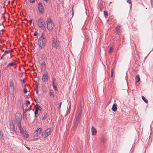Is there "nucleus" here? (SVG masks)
Listing matches in <instances>:
<instances>
[{
  "mask_svg": "<svg viewBox=\"0 0 153 153\" xmlns=\"http://www.w3.org/2000/svg\"><path fill=\"white\" fill-rule=\"evenodd\" d=\"M46 39L44 38V35L43 33H42L41 36L39 39L38 44L41 48H44L46 43Z\"/></svg>",
  "mask_w": 153,
  "mask_h": 153,
  "instance_id": "nucleus-1",
  "label": "nucleus"
},
{
  "mask_svg": "<svg viewBox=\"0 0 153 153\" xmlns=\"http://www.w3.org/2000/svg\"><path fill=\"white\" fill-rule=\"evenodd\" d=\"M46 23L47 29L49 30H52L54 27V24L50 18H48L47 19Z\"/></svg>",
  "mask_w": 153,
  "mask_h": 153,
  "instance_id": "nucleus-2",
  "label": "nucleus"
},
{
  "mask_svg": "<svg viewBox=\"0 0 153 153\" xmlns=\"http://www.w3.org/2000/svg\"><path fill=\"white\" fill-rule=\"evenodd\" d=\"M16 121L18 126H21V122L22 119V116L19 112H17L15 115Z\"/></svg>",
  "mask_w": 153,
  "mask_h": 153,
  "instance_id": "nucleus-3",
  "label": "nucleus"
},
{
  "mask_svg": "<svg viewBox=\"0 0 153 153\" xmlns=\"http://www.w3.org/2000/svg\"><path fill=\"white\" fill-rule=\"evenodd\" d=\"M37 25L40 28H42L44 27H45L46 25L45 23L42 18H39L38 19L37 21Z\"/></svg>",
  "mask_w": 153,
  "mask_h": 153,
  "instance_id": "nucleus-4",
  "label": "nucleus"
},
{
  "mask_svg": "<svg viewBox=\"0 0 153 153\" xmlns=\"http://www.w3.org/2000/svg\"><path fill=\"white\" fill-rule=\"evenodd\" d=\"M18 127L22 136L26 138L29 137V135L27 133L26 131H25L24 130L22 127L21 125Z\"/></svg>",
  "mask_w": 153,
  "mask_h": 153,
  "instance_id": "nucleus-5",
  "label": "nucleus"
},
{
  "mask_svg": "<svg viewBox=\"0 0 153 153\" xmlns=\"http://www.w3.org/2000/svg\"><path fill=\"white\" fill-rule=\"evenodd\" d=\"M59 42L56 38H53L52 41V46L55 47L57 48L59 46Z\"/></svg>",
  "mask_w": 153,
  "mask_h": 153,
  "instance_id": "nucleus-6",
  "label": "nucleus"
},
{
  "mask_svg": "<svg viewBox=\"0 0 153 153\" xmlns=\"http://www.w3.org/2000/svg\"><path fill=\"white\" fill-rule=\"evenodd\" d=\"M38 8L39 11L42 14L44 12V9L42 2H39L38 4Z\"/></svg>",
  "mask_w": 153,
  "mask_h": 153,
  "instance_id": "nucleus-7",
  "label": "nucleus"
},
{
  "mask_svg": "<svg viewBox=\"0 0 153 153\" xmlns=\"http://www.w3.org/2000/svg\"><path fill=\"white\" fill-rule=\"evenodd\" d=\"M52 131L51 129L50 128H48L45 131L44 135L42 134V135L44 136V138H46L51 133Z\"/></svg>",
  "mask_w": 153,
  "mask_h": 153,
  "instance_id": "nucleus-8",
  "label": "nucleus"
},
{
  "mask_svg": "<svg viewBox=\"0 0 153 153\" xmlns=\"http://www.w3.org/2000/svg\"><path fill=\"white\" fill-rule=\"evenodd\" d=\"M49 76L47 74H45L42 76V80L44 82H47L48 80Z\"/></svg>",
  "mask_w": 153,
  "mask_h": 153,
  "instance_id": "nucleus-9",
  "label": "nucleus"
},
{
  "mask_svg": "<svg viewBox=\"0 0 153 153\" xmlns=\"http://www.w3.org/2000/svg\"><path fill=\"white\" fill-rule=\"evenodd\" d=\"M10 127L11 129V131L16 133V131L15 129V125L13 122H11L10 125Z\"/></svg>",
  "mask_w": 153,
  "mask_h": 153,
  "instance_id": "nucleus-10",
  "label": "nucleus"
},
{
  "mask_svg": "<svg viewBox=\"0 0 153 153\" xmlns=\"http://www.w3.org/2000/svg\"><path fill=\"white\" fill-rule=\"evenodd\" d=\"M91 131L92 133V135H95L96 134L97 132L96 129L93 126L92 127Z\"/></svg>",
  "mask_w": 153,
  "mask_h": 153,
  "instance_id": "nucleus-11",
  "label": "nucleus"
},
{
  "mask_svg": "<svg viewBox=\"0 0 153 153\" xmlns=\"http://www.w3.org/2000/svg\"><path fill=\"white\" fill-rule=\"evenodd\" d=\"M41 70L42 71L43 69L45 70L46 68V65L45 62L43 61L41 64Z\"/></svg>",
  "mask_w": 153,
  "mask_h": 153,
  "instance_id": "nucleus-12",
  "label": "nucleus"
},
{
  "mask_svg": "<svg viewBox=\"0 0 153 153\" xmlns=\"http://www.w3.org/2000/svg\"><path fill=\"white\" fill-rule=\"evenodd\" d=\"M49 94L50 96L51 97H52L53 98V99H54V93H53V91L51 89L49 90Z\"/></svg>",
  "mask_w": 153,
  "mask_h": 153,
  "instance_id": "nucleus-13",
  "label": "nucleus"
},
{
  "mask_svg": "<svg viewBox=\"0 0 153 153\" xmlns=\"http://www.w3.org/2000/svg\"><path fill=\"white\" fill-rule=\"evenodd\" d=\"M35 107V110L38 111L39 110H41L42 109L41 107L37 104L36 105Z\"/></svg>",
  "mask_w": 153,
  "mask_h": 153,
  "instance_id": "nucleus-14",
  "label": "nucleus"
},
{
  "mask_svg": "<svg viewBox=\"0 0 153 153\" xmlns=\"http://www.w3.org/2000/svg\"><path fill=\"white\" fill-rule=\"evenodd\" d=\"M78 124V122H75L73 128V130L74 131H75L76 129Z\"/></svg>",
  "mask_w": 153,
  "mask_h": 153,
  "instance_id": "nucleus-15",
  "label": "nucleus"
},
{
  "mask_svg": "<svg viewBox=\"0 0 153 153\" xmlns=\"http://www.w3.org/2000/svg\"><path fill=\"white\" fill-rule=\"evenodd\" d=\"M106 141V139L103 137H101L100 139V142L101 143H105Z\"/></svg>",
  "mask_w": 153,
  "mask_h": 153,
  "instance_id": "nucleus-16",
  "label": "nucleus"
},
{
  "mask_svg": "<svg viewBox=\"0 0 153 153\" xmlns=\"http://www.w3.org/2000/svg\"><path fill=\"white\" fill-rule=\"evenodd\" d=\"M112 110L113 111H115L117 110V105L116 104H114L112 106Z\"/></svg>",
  "mask_w": 153,
  "mask_h": 153,
  "instance_id": "nucleus-17",
  "label": "nucleus"
},
{
  "mask_svg": "<svg viewBox=\"0 0 153 153\" xmlns=\"http://www.w3.org/2000/svg\"><path fill=\"white\" fill-rule=\"evenodd\" d=\"M9 85L10 87L14 88V85L12 80L10 79V80Z\"/></svg>",
  "mask_w": 153,
  "mask_h": 153,
  "instance_id": "nucleus-18",
  "label": "nucleus"
},
{
  "mask_svg": "<svg viewBox=\"0 0 153 153\" xmlns=\"http://www.w3.org/2000/svg\"><path fill=\"white\" fill-rule=\"evenodd\" d=\"M16 63L15 62H12L9 63L7 65V67L10 66H13L14 65H16Z\"/></svg>",
  "mask_w": 153,
  "mask_h": 153,
  "instance_id": "nucleus-19",
  "label": "nucleus"
},
{
  "mask_svg": "<svg viewBox=\"0 0 153 153\" xmlns=\"http://www.w3.org/2000/svg\"><path fill=\"white\" fill-rule=\"evenodd\" d=\"M141 97L142 99L146 103H148V101L146 99L144 96H142Z\"/></svg>",
  "mask_w": 153,
  "mask_h": 153,
  "instance_id": "nucleus-20",
  "label": "nucleus"
},
{
  "mask_svg": "<svg viewBox=\"0 0 153 153\" xmlns=\"http://www.w3.org/2000/svg\"><path fill=\"white\" fill-rule=\"evenodd\" d=\"M3 135L2 132L1 131H0V140H3Z\"/></svg>",
  "mask_w": 153,
  "mask_h": 153,
  "instance_id": "nucleus-21",
  "label": "nucleus"
},
{
  "mask_svg": "<svg viewBox=\"0 0 153 153\" xmlns=\"http://www.w3.org/2000/svg\"><path fill=\"white\" fill-rule=\"evenodd\" d=\"M140 78L138 75H137L135 77V81L136 82H138L140 81Z\"/></svg>",
  "mask_w": 153,
  "mask_h": 153,
  "instance_id": "nucleus-22",
  "label": "nucleus"
},
{
  "mask_svg": "<svg viewBox=\"0 0 153 153\" xmlns=\"http://www.w3.org/2000/svg\"><path fill=\"white\" fill-rule=\"evenodd\" d=\"M104 14L105 18H107L108 15V12L106 10H104Z\"/></svg>",
  "mask_w": 153,
  "mask_h": 153,
  "instance_id": "nucleus-23",
  "label": "nucleus"
},
{
  "mask_svg": "<svg viewBox=\"0 0 153 153\" xmlns=\"http://www.w3.org/2000/svg\"><path fill=\"white\" fill-rule=\"evenodd\" d=\"M10 53V51H5L4 53L3 54V56H5L7 54L9 53Z\"/></svg>",
  "mask_w": 153,
  "mask_h": 153,
  "instance_id": "nucleus-24",
  "label": "nucleus"
},
{
  "mask_svg": "<svg viewBox=\"0 0 153 153\" xmlns=\"http://www.w3.org/2000/svg\"><path fill=\"white\" fill-rule=\"evenodd\" d=\"M27 109H25V110H24L23 109V115L25 116V117L26 116V111H27Z\"/></svg>",
  "mask_w": 153,
  "mask_h": 153,
  "instance_id": "nucleus-25",
  "label": "nucleus"
},
{
  "mask_svg": "<svg viewBox=\"0 0 153 153\" xmlns=\"http://www.w3.org/2000/svg\"><path fill=\"white\" fill-rule=\"evenodd\" d=\"M53 88L55 89V90L57 91L58 90V89L57 88L56 86L55 85V84H53Z\"/></svg>",
  "mask_w": 153,
  "mask_h": 153,
  "instance_id": "nucleus-26",
  "label": "nucleus"
},
{
  "mask_svg": "<svg viewBox=\"0 0 153 153\" xmlns=\"http://www.w3.org/2000/svg\"><path fill=\"white\" fill-rule=\"evenodd\" d=\"M82 111V109H81L80 112L79 114L77 116L76 118L80 119L81 117V113Z\"/></svg>",
  "mask_w": 153,
  "mask_h": 153,
  "instance_id": "nucleus-27",
  "label": "nucleus"
},
{
  "mask_svg": "<svg viewBox=\"0 0 153 153\" xmlns=\"http://www.w3.org/2000/svg\"><path fill=\"white\" fill-rule=\"evenodd\" d=\"M120 27L119 26H118L116 28V30L118 32H120Z\"/></svg>",
  "mask_w": 153,
  "mask_h": 153,
  "instance_id": "nucleus-28",
  "label": "nucleus"
},
{
  "mask_svg": "<svg viewBox=\"0 0 153 153\" xmlns=\"http://www.w3.org/2000/svg\"><path fill=\"white\" fill-rule=\"evenodd\" d=\"M42 131V129L40 128H39L36 131L37 132H39V133H40Z\"/></svg>",
  "mask_w": 153,
  "mask_h": 153,
  "instance_id": "nucleus-29",
  "label": "nucleus"
},
{
  "mask_svg": "<svg viewBox=\"0 0 153 153\" xmlns=\"http://www.w3.org/2000/svg\"><path fill=\"white\" fill-rule=\"evenodd\" d=\"M56 81V79L54 78H53L52 79V83L53 84H55L54 82Z\"/></svg>",
  "mask_w": 153,
  "mask_h": 153,
  "instance_id": "nucleus-30",
  "label": "nucleus"
},
{
  "mask_svg": "<svg viewBox=\"0 0 153 153\" xmlns=\"http://www.w3.org/2000/svg\"><path fill=\"white\" fill-rule=\"evenodd\" d=\"M70 110V109H68V107L67 108V110L66 111V114H65V117L67 115L68 113H69V110Z\"/></svg>",
  "mask_w": 153,
  "mask_h": 153,
  "instance_id": "nucleus-31",
  "label": "nucleus"
},
{
  "mask_svg": "<svg viewBox=\"0 0 153 153\" xmlns=\"http://www.w3.org/2000/svg\"><path fill=\"white\" fill-rule=\"evenodd\" d=\"M47 114L46 113H45V114L44 115V116L42 118V120H45L46 118V116L47 115Z\"/></svg>",
  "mask_w": 153,
  "mask_h": 153,
  "instance_id": "nucleus-32",
  "label": "nucleus"
},
{
  "mask_svg": "<svg viewBox=\"0 0 153 153\" xmlns=\"http://www.w3.org/2000/svg\"><path fill=\"white\" fill-rule=\"evenodd\" d=\"M27 92V91L26 88L25 87L24 88V92L25 93H26Z\"/></svg>",
  "mask_w": 153,
  "mask_h": 153,
  "instance_id": "nucleus-33",
  "label": "nucleus"
},
{
  "mask_svg": "<svg viewBox=\"0 0 153 153\" xmlns=\"http://www.w3.org/2000/svg\"><path fill=\"white\" fill-rule=\"evenodd\" d=\"M62 104V102H60V103H59V111H60V108H61V104Z\"/></svg>",
  "mask_w": 153,
  "mask_h": 153,
  "instance_id": "nucleus-34",
  "label": "nucleus"
},
{
  "mask_svg": "<svg viewBox=\"0 0 153 153\" xmlns=\"http://www.w3.org/2000/svg\"><path fill=\"white\" fill-rule=\"evenodd\" d=\"M23 109H24V107H25V108H26L28 107V105H27L25 104H24L23 105Z\"/></svg>",
  "mask_w": 153,
  "mask_h": 153,
  "instance_id": "nucleus-35",
  "label": "nucleus"
},
{
  "mask_svg": "<svg viewBox=\"0 0 153 153\" xmlns=\"http://www.w3.org/2000/svg\"><path fill=\"white\" fill-rule=\"evenodd\" d=\"M30 104V102L29 100H27L26 102V103L25 104L27 105H29Z\"/></svg>",
  "mask_w": 153,
  "mask_h": 153,
  "instance_id": "nucleus-36",
  "label": "nucleus"
},
{
  "mask_svg": "<svg viewBox=\"0 0 153 153\" xmlns=\"http://www.w3.org/2000/svg\"><path fill=\"white\" fill-rule=\"evenodd\" d=\"M113 49L112 47H111L109 50V52L111 53L113 52Z\"/></svg>",
  "mask_w": 153,
  "mask_h": 153,
  "instance_id": "nucleus-37",
  "label": "nucleus"
},
{
  "mask_svg": "<svg viewBox=\"0 0 153 153\" xmlns=\"http://www.w3.org/2000/svg\"><path fill=\"white\" fill-rule=\"evenodd\" d=\"M18 102L19 105H21V100L20 99H19L18 100Z\"/></svg>",
  "mask_w": 153,
  "mask_h": 153,
  "instance_id": "nucleus-38",
  "label": "nucleus"
},
{
  "mask_svg": "<svg viewBox=\"0 0 153 153\" xmlns=\"http://www.w3.org/2000/svg\"><path fill=\"white\" fill-rule=\"evenodd\" d=\"M29 1L31 3L34 2L35 1V0H29Z\"/></svg>",
  "mask_w": 153,
  "mask_h": 153,
  "instance_id": "nucleus-39",
  "label": "nucleus"
},
{
  "mask_svg": "<svg viewBox=\"0 0 153 153\" xmlns=\"http://www.w3.org/2000/svg\"><path fill=\"white\" fill-rule=\"evenodd\" d=\"M114 71V68H113L112 69L111 71V74L113 73Z\"/></svg>",
  "mask_w": 153,
  "mask_h": 153,
  "instance_id": "nucleus-40",
  "label": "nucleus"
},
{
  "mask_svg": "<svg viewBox=\"0 0 153 153\" xmlns=\"http://www.w3.org/2000/svg\"><path fill=\"white\" fill-rule=\"evenodd\" d=\"M21 81V82L22 83V84H24V83H25V80L24 79H21L20 80Z\"/></svg>",
  "mask_w": 153,
  "mask_h": 153,
  "instance_id": "nucleus-41",
  "label": "nucleus"
},
{
  "mask_svg": "<svg viewBox=\"0 0 153 153\" xmlns=\"http://www.w3.org/2000/svg\"><path fill=\"white\" fill-rule=\"evenodd\" d=\"M79 118H76V119L75 122H77L79 123Z\"/></svg>",
  "mask_w": 153,
  "mask_h": 153,
  "instance_id": "nucleus-42",
  "label": "nucleus"
},
{
  "mask_svg": "<svg viewBox=\"0 0 153 153\" xmlns=\"http://www.w3.org/2000/svg\"><path fill=\"white\" fill-rule=\"evenodd\" d=\"M126 1L127 2L129 3L130 4L131 3V0H127Z\"/></svg>",
  "mask_w": 153,
  "mask_h": 153,
  "instance_id": "nucleus-43",
  "label": "nucleus"
},
{
  "mask_svg": "<svg viewBox=\"0 0 153 153\" xmlns=\"http://www.w3.org/2000/svg\"><path fill=\"white\" fill-rule=\"evenodd\" d=\"M37 34H38V33H37V32H36L35 33H34V36H37Z\"/></svg>",
  "mask_w": 153,
  "mask_h": 153,
  "instance_id": "nucleus-44",
  "label": "nucleus"
},
{
  "mask_svg": "<svg viewBox=\"0 0 153 153\" xmlns=\"http://www.w3.org/2000/svg\"><path fill=\"white\" fill-rule=\"evenodd\" d=\"M38 111H36L35 110V111H34V114L36 115H37L38 114Z\"/></svg>",
  "mask_w": 153,
  "mask_h": 153,
  "instance_id": "nucleus-45",
  "label": "nucleus"
},
{
  "mask_svg": "<svg viewBox=\"0 0 153 153\" xmlns=\"http://www.w3.org/2000/svg\"><path fill=\"white\" fill-rule=\"evenodd\" d=\"M32 19H30L29 20L30 25H31V23H32Z\"/></svg>",
  "mask_w": 153,
  "mask_h": 153,
  "instance_id": "nucleus-46",
  "label": "nucleus"
},
{
  "mask_svg": "<svg viewBox=\"0 0 153 153\" xmlns=\"http://www.w3.org/2000/svg\"><path fill=\"white\" fill-rule=\"evenodd\" d=\"M36 137V138H35V139H36V140H37V139H38V135H37L36 136V135H35L34 136V137Z\"/></svg>",
  "mask_w": 153,
  "mask_h": 153,
  "instance_id": "nucleus-47",
  "label": "nucleus"
},
{
  "mask_svg": "<svg viewBox=\"0 0 153 153\" xmlns=\"http://www.w3.org/2000/svg\"><path fill=\"white\" fill-rule=\"evenodd\" d=\"M151 5L153 7V0H151Z\"/></svg>",
  "mask_w": 153,
  "mask_h": 153,
  "instance_id": "nucleus-48",
  "label": "nucleus"
},
{
  "mask_svg": "<svg viewBox=\"0 0 153 153\" xmlns=\"http://www.w3.org/2000/svg\"><path fill=\"white\" fill-rule=\"evenodd\" d=\"M99 8L100 9V10H101V11H102V7L100 5L99 6Z\"/></svg>",
  "mask_w": 153,
  "mask_h": 153,
  "instance_id": "nucleus-49",
  "label": "nucleus"
},
{
  "mask_svg": "<svg viewBox=\"0 0 153 153\" xmlns=\"http://www.w3.org/2000/svg\"><path fill=\"white\" fill-rule=\"evenodd\" d=\"M31 105H30L29 109H27V110H31Z\"/></svg>",
  "mask_w": 153,
  "mask_h": 153,
  "instance_id": "nucleus-50",
  "label": "nucleus"
},
{
  "mask_svg": "<svg viewBox=\"0 0 153 153\" xmlns=\"http://www.w3.org/2000/svg\"><path fill=\"white\" fill-rule=\"evenodd\" d=\"M12 132V131H11V135L12 136H13L14 134Z\"/></svg>",
  "mask_w": 153,
  "mask_h": 153,
  "instance_id": "nucleus-51",
  "label": "nucleus"
},
{
  "mask_svg": "<svg viewBox=\"0 0 153 153\" xmlns=\"http://www.w3.org/2000/svg\"><path fill=\"white\" fill-rule=\"evenodd\" d=\"M113 73L111 74V77H113Z\"/></svg>",
  "mask_w": 153,
  "mask_h": 153,
  "instance_id": "nucleus-52",
  "label": "nucleus"
},
{
  "mask_svg": "<svg viewBox=\"0 0 153 153\" xmlns=\"http://www.w3.org/2000/svg\"><path fill=\"white\" fill-rule=\"evenodd\" d=\"M26 148H27V149L28 150H30V148L29 147H28V146H27V147H26Z\"/></svg>",
  "mask_w": 153,
  "mask_h": 153,
  "instance_id": "nucleus-53",
  "label": "nucleus"
},
{
  "mask_svg": "<svg viewBox=\"0 0 153 153\" xmlns=\"http://www.w3.org/2000/svg\"><path fill=\"white\" fill-rule=\"evenodd\" d=\"M3 56V54L2 55V56H1V59H2L3 58V56Z\"/></svg>",
  "mask_w": 153,
  "mask_h": 153,
  "instance_id": "nucleus-54",
  "label": "nucleus"
},
{
  "mask_svg": "<svg viewBox=\"0 0 153 153\" xmlns=\"http://www.w3.org/2000/svg\"><path fill=\"white\" fill-rule=\"evenodd\" d=\"M36 93L38 94V91L37 90H36Z\"/></svg>",
  "mask_w": 153,
  "mask_h": 153,
  "instance_id": "nucleus-55",
  "label": "nucleus"
},
{
  "mask_svg": "<svg viewBox=\"0 0 153 153\" xmlns=\"http://www.w3.org/2000/svg\"><path fill=\"white\" fill-rule=\"evenodd\" d=\"M37 117L36 115L35 114V117Z\"/></svg>",
  "mask_w": 153,
  "mask_h": 153,
  "instance_id": "nucleus-56",
  "label": "nucleus"
},
{
  "mask_svg": "<svg viewBox=\"0 0 153 153\" xmlns=\"http://www.w3.org/2000/svg\"><path fill=\"white\" fill-rule=\"evenodd\" d=\"M42 56H44V57H45V56L44 55H43Z\"/></svg>",
  "mask_w": 153,
  "mask_h": 153,
  "instance_id": "nucleus-57",
  "label": "nucleus"
},
{
  "mask_svg": "<svg viewBox=\"0 0 153 153\" xmlns=\"http://www.w3.org/2000/svg\"><path fill=\"white\" fill-rule=\"evenodd\" d=\"M10 2V1H9L8 2V3L9 4Z\"/></svg>",
  "mask_w": 153,
  "mask_h": 153,
  "instance_id": "nucleus-58",
  "label": "nucleus"
},
{
  "mask_svg": "<svg viewBox=\"0 0 153 153\" xmlns=\"http://www.w3.org/2000/svg\"><path fill=\"white\" fill-rule=\"evenodd\" d=\"M26 86V85H24L25 87H25Z\"/></svg>",
  "mask_w": 153,
  "mask_h": 153,
  "instance_id": "nucleus-59",
  "label": "nucleus"
},
{
  "mask_svg": "<svg viewBox=\"0 0 153 153\" xmlns=\"http://www.w3.org/2000/svg\"><path fill=\"white\" fill-rule=\"evenodd\" d=\"M73 14H74V12H73Z\"/></svg>",
  "mask_w": 153,
  "mask_h": 153,
  "instance_id": "nucleus-60",
  "label": "nucleus"
},
{
  "mask_svg": "<svg viewBox=\"0 0 153 153\" xmlns=\"http://www.w3.org/2000/svg\"><path fill=\"white\" fill-rule=\"evenodd\" d=\"M1 31H4V30L3 29H2L1 30Z\"/></svg>",
  "mask_w": 153,
  "mask_h": 153,
  "instance_id": "nucleus-61",
  "label": "nucleus"
},
{
  "mask_svg": "<svg viewBox=\"0 0 153 153\" xmlns=\"http://www.w3.org/2000/svg\"><path fill=\"white\" fill-rule=\"evenodd\" d=\"M2 51H3H3H4V50H3Z\"/></svg>",
  "mask_w": 153,
  "mask_h": 153,
  "instance_id": "nucleus-62",
  "label": "nucleus"
},
{
  "mask_svg": "<svg viewBox=\"0 0 153 153\" xmlns=\"http://www.w3.org/2000/svg\"><path fill=\"white\" fill-rule=\"evenodd\" d=\"M1 25V24H0V26Z\"/></svg>",
  "mask_w": 153,
  "mask_h": 153,
  "instance_id": "nucleus-63",
  "label": "nucleus"
}]
</instances>
